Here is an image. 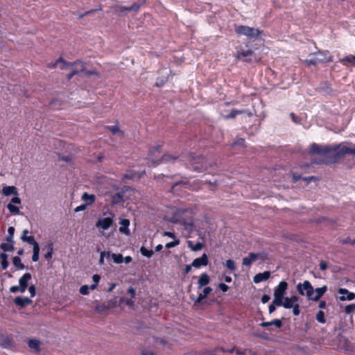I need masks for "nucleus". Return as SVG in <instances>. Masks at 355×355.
Masks as SVG:
<instances>
[{
    "mask_svg": "<svg viewBox=\"0 0 355 355\" xmlns=\"http://www.w3.org/2000/svg\"><path fill=\"white\" fill-rule=\"evenodd\" d=\"M45 249L47 250V252L44 254V257L46 259H51L52 255H53V244L52 243L49 244L46 248H44V250H45Z\"/></svg>",
    "mask_w": 355,
    "mask_h": 355,
    "instance_id": "nucleus-32",
    "label": "nucleus"
},
{
    "mask_svg": "<svg viewBox=\"0 0 355 355\" xmlns=\"http://www.w3.org/2000/svg\"><path fill=\"white\" fill-rule=\"evenodd\" d=\"M86 207H87V205L85 204L81 205L78 206L77 207H76L74 211L76 212L83 211V210H85L86 209Z\"/></svg>",
    "mask_w": 355,
    "mask_h": 355,
    "instance_id": "nucleus-48",
    "label": "nucleus"
},
{
    "mask_svg": "<svg viewBox=\"0 0 355 355\" xmlns=\"http://www.w3.org/2000/svg\"><path fill=\"white\" fill-rule=\"evenodd\" d=\"M208 262V257L205 253H204L200 257L195 259L193 261L191 266L194 268H199L202 266H207Z\"/></svg>",
    "mask_w": 355,
    "mask_h": 355,
    "instance_id": "nucleus-14",
    "label": "nucleus"
},
{
    "mask_svg": "<svg viewBox=\"0 0 355 355\" xmlns=\"http://www.w3.org/2000/svg\"><path fill=\"white\" fill-rule=\"evenodd\" d=\"M160 163V162L157 159V160H152L151 161V166H156L157 164H159Z\"/></svg>",
    "mask_w": 355,
    "mask_h": 355,
    "instance_id": "nucleus-60",
    "label": "nucleus"
},
{
    "mask_svg": "<svg viewBox=\"0 0 355 355\" xmlns=\"http://www.w3.org/2000/svg\"><path fill=\"white\" fill-rule=\"evenodd\" d=\"M164 236H168V237H170V238H173H173H175V235H174V234H173V233H172V232H165L164 233Z\"/></svg>",
    "mask_w": 355,
    "mask_h": 355,
    "instance_id": "nucleus-58",
    "label": "nucleus"
},
{
    "mask_svg": "<svg viewBox=\"0 0 355 355\" xmlns=\"http://www.w3.org/2000/svg\"><path fill=\"white\" fill-rule=\"evenodd\" d=\"M275 304L272 302V304H270L269 306V308H268V311H269V313H272V312H274L275 311Z\"/></svg>",
    "mask_w": 355,
    "mask_h": 355,
    "instance_id": "nucleus-55",
    "label": "nucleus"
},
{
    "mask_svg": "<svg viewBox=\"0 0 355 355\" xmlns=\"http://www.w3.org/2000/svg\"><path fill=\"white\" fill-rule=\"evenodd\" d=\"M132 299L133 298H131V297L130 299H125V298L122 297L120 299L119 303L120 304L124 303L127 306L132 307L134 305V301L132 300Z\"/></svg>",
    "mask_w": 355,
    "mask_h": 355,
    "instance_id": "nucleus-36",
    "label": "nucleus"
},
{
    "mask_svg": "<svg viewBox=\"0 0 355 355\" xmlns=\"http://www.w3.org/2000/svg\"><path fill=\"white\" fill-rule=\"evenodd\" d=\"M309 285L310 282L308 280H305L302 283H298L296 286L298 293L304 296V292H306Z\"/></svg>",
    "mask_w": 355,
    "mask_h": 355,
    "instance_id": "nucleus-21",
    "label": "nucleus"
},
{
    "mask_svg": "<svg viewBox=\"0 0 355 355\" xmlns=\"http://www.w3.org/2000/svg\"><path fill=\"white\" fill-rule=\"evenodd\" d=\"M191 267H193V266H191V265H187L185 266V268H184L185 273H187V274L189 273L191 271Z\"/></svg>",
    "mask_w": 355,
    "mask_h": 355,
    "instance_id": "nucleus-57",
    "label": "nucleus"
},
{
    "mask_svg": "<svg viewBox=\"0 0 355 355\" xmlns=\"http://www.w3.org/2000/svg\"><path fill=\"white\" fill-rule=\"evenodd\" d=\"M14 302L16 305L19 306L21 307H24L26 305L31 304L32 300L26 297H17L15 299Z\"/></svg>",
    "mask_w": 355,
    "mask_h": 355,
    "instance_id": "nucleus-20",
    "label": "nucleus"
},
{
    "mask_svg": "<svg viewBox=\"0 0 355 355\" xmlns=\"http://www.w3.org/2000/svg\"><path fill=\"white\" fill-rule=\"evenodd\" d=\"M225 281L227 283H230L232 282V278L230 276H225Z\"/></svg>",
    "mask_w": 355,
    "mask_h": 355,
    "instance_id": "nucleus-64",
    "label": "nucleus"
},
{
    "mask_svg": "<svg viewBox=\"0 0 355 355\" xmlns=\"http://www.w3.org/2000/svg\"><path fill=\"white\" fill-rule=\"evenodd\" d=\"M92 279H93L94 284H92L90 286H89L87 285H83L80 288V294H82L83 295H88L89 293V289L95 290L97 288L98 283L100 282V279H101L100 275H97V274L94 275L92 277Z\"/></svg>",
    "mask_w": 355,
    "mask_h": 355,
    "instance_id": "nucleus-12",
    "label": "nucleus"
},
{
    "mask_svg": "<svg viewBox=\"0 0 355 355\" xmlns=\"http://www.w3.org/2000/svg\"><path fill=\"white\" fill-rule=\"evenodd\" d=\"M236 58L243 62H253L258 61L260 58L256 53L249 48V46H245L237 51Z\"/></svg>",
    "mask_w": 355,
    "mask_h": 355,
    "instance_id": "nucleus-6",
    "label": "nucleus"
},
{
    "mask_svg": "<svg viewBox=\"0 0 355 355\" xmlns=\"http://www.w3.org/2000/svg\"><path fill=\"white\" fill-rule=\"evenodd\" d=\"M210 282L209 276L207 273H202L198 280V288L200 289L202 287L209 284Z\"/></svg>",
    "mask_w": 355,
    "mask_h": 355,
    "instance_id": "nucleus-17",
    "label": "nucleus"
},
{
    "mask_svg": "<svg viewBox=\"0 0 355 355\" xmlns=\"http://www.w3.org/2000/svg\"><path fill=\"white\" fill-rule=\"evenodd\" d=\"M111 256L116 263H121L123 261V257L121 254H112Z\"/></svg>",
    "mask_w": 355,
    "mask_h": 355,
    "instance_id": "nucleus-33",
    "label": "nucleus"
},
{
    "mask_svg": "<svg viewBox=\"0 0 355 355\" xmlns=\"http://www.w3.org/2000/svg\"><path fill=\"white\" fill-rule=\"evenodd\" d=\"M175 158L171 155H166L163 157V159L166 162H168V161H170V160H172V159H174Z\"/></svg>",
    "mask_w": 355,
    "mask_h": 355,
    "instance_id": "nucleus-52",
    "label": "nucleus"
},
{
    "mask_svg": "<svg viewBox=\"0 0 355 355\" xmlns=\"http://www.w3.org/2000/svg\"><path fill=\"white\" fill-rule=\"evenodd\" d=\"M291 116L293 119V121L295 122V123H298L297 120V117H295V114L291 113Z\"/></svg>",
    "mask_w": 355,
    "mask_h": 355,
    "instance_id": "nucleus-62",
    "label": "nucleus"
},
{
    "mask_svg": "<svg viewBox=\"0 0 355 355\" xmlns=\"http://www.w3.org/2000/svg\"><path fill=\"white\" fill-rule=\"evenodd\" d=\"M132 259L130 256H127L125 258H123V261L125 263H129L132 261Z\"/></svg>",
    "mask_w": 355,
    "mask_h": 355,
    "instance_id": "nucleus-56",
    "label": "nucleus"
},
{
    "mask_svg": "<svg viewBox=\"0 0 355 355\" xmlns=\"http://www.w3.org/2000/svg\"><path fill=\"white\" fill-rule=\"evenodd\" d=\"M12 263L15 266V267L18 270H22L24 268V266L21 263V260L19 257H14L12 258Z\"/></svg>",
    "mask_w": 355,
    "mask_h": 355,
    "instance_id": "nucleus-27",
    "label": "nucleus"
},
{
    "mask_svg": "<svg viewBox=\"0 0 355 355\" xmlns=\"http://www.w3.org/2000/svg\"><path fill=\"white\" fill-rule=\"evenodd\" d=\"M10 291L11 293H17V292H18V291H19V292L21 293V287H20V286H19H19H11V287L10 288Z\"/></svg>",
    "mask_w": 355,
    "mask_h": 355,
    "instance_id": "nucleus-46",
    "label": "nucleus"
},
{
    "mask_svg": "<svg viewBox=\"0 0 355 355\" xmlns=\"http://www.w3.org/2000/svg\"><path fill=\"white\" fill-rule=\"evenodd\" d=\"M192 211L184 208H172L167 216L168 220L172 223H180L184 226V230L191 233L194 228L193 221L190 220L192 217Z\"/></svg>",
    "mask_w": 355,
    "mask_h": 355,
    "instance_id": "nucleus-4",
    "label": "nucleus"
},
{
    "mask_svg": "<svg viewBox=\"0 0 355 355\" xmlns=\"http://www.w3.org/2000/svg\"><path fill=\"white\" fill-rule=\"evenodd\" d=\"M8 266V260H1V267L3 270L7 269Z\"/></svg>",
    "mask_w": 355,
    "mask_h": 355,
    "instance_id": "nucleus-50",
    "label": "nucleus"
},
{
    "mask_svg": "<svg viewBox=\"0 0 355 355\" xmlns=\"http://www.w3.org/2000/svg\"><path fill=\"white\" fill-rule=\"evenodd\" d=\"M340 62L345 64L348 62L355 66V55H349L340 60Z\"/></svg>",
    "mask_w": 355,
    "mask_h": 355,
    "instance_id": "nucleus-30",
    "label": "nucleus"
},
{
    "mask_svg": "<svg viewBox=\"0 0 355 355\" xmlns=\"http://www.w3.org/2000/svg\"><path fill=\"white\" fill-rule=\"evenodd\" d=\"M108 129L113 133V134H116L117 132H119L120 130H119V128L117 126V125H112V126H110L108 128Z\"/></svg>",
    "mask_w": 355,
    "mask_h": 355,
    "instance_id": "nucleus-47",
    "label": "nucleus"
},
{
    "mask_svg": "<svg viewBox=\"0 0 355 355\" xmlns=\"http://www.w3.org/2000/svg\"><path fill=\"white\" fill-rule=\"evenodd\" d=\"M267 259V255L264 252L253 253L251 252L246 257L243 259V264L249 266L252 263L257 260L265 261Z\"/></svg>",
    "mask_w": 355,
    "mask_h": 355,
    "instance_id": "nucleus-11",
    "label": "nucleus"
},
{
    "mask_svg": "<svg viewBox=\"0 0 355 355\" xmlns=\"http://www.w3.org/2000/svg\"><path fill=\"white\" fill-rule=\"evenodd\" d=\"M120 225L121 226L119 229V232L125 235H129L130 230L128 227L130 225V220L125 218L121 219L120 221Z\"/></svg>",
    "mask_w": 355,
    "mask_h": 355,
    "instance_id": "nucleus-19",
    "label": "nucleus"
},
{
    "mask_svg": "<svg viewBox=\"0 0 355 355\" xmlns=\"http://www.w3.org/2000/svg\"><path fill=\"white\" fill-rule=\"evenodd\" d=\"M316 320L320 323L324 324L326 322V320L324 318V313L322 311H318V313L316 314Z\"/></svg>",
    "mask_w": 355,
    "mask_h": 355,
    "instance_id": "nucleus-35",
    "label": "nucleus"
},
{
    "mask_svg": "<svg viewBox=\"0 0 355 355\" xmlns=\"http://www.w3.org/2000/svg\"><path fill=\"white\" fill-rule=\"evenodd\" d=\"M338 292L340 295L339 297V300L340 301H351L355 299V294L354 293L349 292L346 288H340L338 289Z\"/></svg>",
    "mask_w": 355,
    "mask_h": 355,
    "instance_id": "nucleus-13",
    "label": "nucleus"
},
{
    "mask_svg": "<svg viewBox=\"0 0 355 355\" xmlns=\"http://www.w3.org/2000/svg\"><path fill=\"white\" fill-rule=\"evenodd\" d=\"M287 288V282L284 281L279 282L278 286L275 288L272 302L278 306H283L285 309H293V315H299L300 313V304L298 303L299 297L297 295L284 297Z\"/></svg>",
    "mask_w": 355,
    "mask_h": 355,
    "instance_id": "nucleus-1",
    "label": "nucleus"
},
{
    "mask_svg": "<svg viewBox=\"0 0 355 355\" xmlns=\"http://www.w3.org/2000/svg\"><path fill=\"white\" fill-rule=\"evenodd\" d=\"M244 144V139H239L234 144L235 146H243Z\"/></svg>",
    "mask_w": 355,
    "mask_h": 355,
    "instance_id": "nucleus-53",
    "label": "nucleus"
},
{
    "mask_svg": "<svg viewBox=\"0 0 355 355\" xmlns=\"http://www.w3.org/2000/svg\"><path fill=\"white\" fill-rule=\"evenodd\" d=\"M40 341L36 339H32L28 341V346L31 349L38 351L40 349Z\"/></svg>",
    "mask_w": 355,
    "mask_h": 355,
    "instance_id": "nucleus-29",
    "label": "nucleus"
},
{
    "mask_svg": "<svg viewBox=\"0 0 355 355\" xmlns=\"http://www.w3.org/2000/svg\"><path fill=\"white\" fill-rule=\"evenodd\" d=\"M327 286H323L320 288H314L311 284L309 286L306 292H304V296H306L308 300L314 302L318 301L322 295L327 292Z\"/></svg>",
    "mask_w": 355,
    "mask_h": 355,
    "instance_id": "nucleus-8",
    "label": "nucleus"
},
{
    "mask_svg": "<svg viewBox=\"0 0 355 355\" xmlns=\"http://www.w3.org/2000/svg\"><path fill=\"white\" fill-rule=\"evenodd\" d=\"M270 325H275L277 327L279 328V327H282V321L280 320L276 319V320H274L270 321V322H263L261 324V326L263 327H268V326H270Z\"/></svg>",
    "mask_w": 355,
    "mask_h": 355,
    "instance_id": "nucleus-24",
    "label": "nucleus"
},
{
    "mask_svg": "<svg viewBox=\"0 0 355 355\" xmlns=\"http://www.w3.org/2000/svg\"><path fill=\"white\" fill-rule=\"evenodd\" d=\"M141 254L148 258H150L153 255V251L152 250H148L146 248L142 246L140 248Z\"/></svg>",
    "mask_w": 355,
    "mask_h": 355,
    "instance_id": "nucleus-31",
    "label": "nucleus"
},
{
    "mask_svg": "<svg viewBox=\"0 0 355 355\" xmlns=\"http://www.w3.org/2000/svg\"><path fill=\"white\" fill-rule=\"evenodd\" d=\"M53 67L60 69H67L70 72L67 74L69 78L76 73H81L83 76H98L97 71L90 65L83 63L82 62H76L73 63L67 62L62 59L57 60L53 65Z\"/></svg>",
    "mask_w": 355,
    "mask_h": 355,
    "instance_id": "nucleus-3",
    "label": "nucleus"
},
{
    "mask_svg": "<svg viewBox=\"0 0 355 355\" xmlns=\"http://www.w3.org/2000/svg\"><path fill=\"white\" fill-rule=\"evenodd\" d=\"M311 153L313 154L320 155L325 158H333L335 162L347 154L355 155V147L351 148L345 144H340L337 146H320L313 144L311 146Z\"/></svg>",
    "mask_w": 355,
    "mask_h": 355,
    "instance_id": "nucleus-2",
    "label": "nucleus"
},
{
    "mask_svg": "<svg viewBox=\"0 0 355 355\" xmlns=\"http://www.w3.org/2000/svg\"><path fill=\"white\" fill-rule=\"evenodd\" d=\"M235 31L239 35H245L250 39H257L261 37L264 34L259 29L249 27L247 26H239L235 28Z\"/></svg>",
    "mask_w": 355,
    "mask_h": 355,
    "instance_id": "nucleus-7",
    "label": "nucleus"
},
{
    "mask_svg": "<svg viewBox=\"0 0 355 355\" xmlns=\"http://www.w3.org/2000/svg\"><path fill=\"white\" fill-rule=\"evenodd\" d=\"M0 258H1V260H7L8 255L5 252H2L0 254Z\"/></svg>",
    "mask_w": 355,
    "mask_h": 355,
    "instance_id": "nucleus-59",
    "label": "nucleus"
},
{
    "mask_svg": "<svg viewBox=\"0 0 355 355\" xmlns=\"http://www.w3.org/2000/svg\"><path fill=\"white\" fill-rule=\"evenodd\" d=\"M204 245L202 243L198 242L196 244L191 241H188V247L193 251H199L202 249Z\"/></svg>",
    "mask_w": 355,
    "mask_h": 355,
    "instance_id": "nucleus-25",
    "label": "nucleus"
},
{
    "mask_svg": "<svg viewBox=\"0 0 355 355\" xmlns=\"http://www.w3.org/2000/svg\"><path fill=\"white\" fill-rule=\"evenodd\" d=\"M140 8V5L138 3H134L131 6H123L121 5H114L111 7V11L116 15H121L125 12L130 11H138Z\"/></svg>",
    "mask_w": 355,
    "mask_h": 355,
    "instance_id": "nucleus-10",
    "label": "nucleus"
},
{
    "mask_svg": "<svg viewBox=\"0 0 355 355\" xmlns=\"http://www.w3.org/2000/svg\"><path fill=\"white\" fill-rule=\"evenodd\" d=\"M28 291H29V293L31 294V296L32 297H35V295L36 294V289H35V286L31 285V286H29Z\"/></svg>",
    "mask_w": 355,
    "mask_h": 355,
    "instance_id": "nucleus-44",
    "label": "nucleus"
},
{
    "mask_svg": "<svg viewBox=\"0 0 355 355\" xmlns=\"http://www.w3.org/2000/svg\"><path fill=\"white\" fill-rule=\"evenodd\" d=\"M29 232L27 230H24L23 231L22 235L21 236V239L24 242H27L28 243L33 245V247L35 246V244H38L35 240V238L33 236H28Z\"/></svg>",
    "mask_w": 355,
    "mask_h": 355,
    "instance_id": "nucleus-18",
    "label": "nucleus"
},
{
    "mask_svg": "<svg viewBox=\"0 0 355 355\" xmlns=\"http://www.w3.org/2000/svg\"><path fill=\"white\" fill-rule=\"evenodd\" d=\"M31 279V275L30 273L24 274L19 280V286L21 287V293H23L27 288L28 282Z\"/></svg>",
    "mask_w": 355,
    "mask_h": 355,
    "instance_id": "nucleus-15",
    "label": "nucleus"
},
{
    "mask_svg": "<svg viewBox=\"0 0 355 355\" xmlns=\"http://www.w3.org/2000/svg\"><path fill=\"white\" fill-rule=\"evenodd\" d=\"M225 267L230 269L232 271H234L236 270V266L234 261L231 259H228L225 264Z\"/></svg>",
    "mask_w": 355,
    "mask_h": 355,
    "instance_id": "nucleus-37",
    "label": "nucleus"
},
{
    "mask_svg": "<svg viewBox=\"0 0 355 355\" xmlns=\"http://www.w3.org/2000/svg\"><path fill=\"white\" fill-rule=\"evenodd\" d=\"M0 248L3 252H10L12 251L14 247H13V242L12 241H7L6 243H2L0 245Z\"/></svg>",
    "mask_w": 355,
    "mask_h": 355,
    "instance_id": "nucleus-26",
    "label": "nucleus"
},
{
    "mask_svg": "<svg viewBox=\"0 0 355 355\" xmlns=\"http://www.w3.org/2000/svg\"><path fill=\"white\" fill-rule=\"evenodd\" d=\"M179 243H180V241L178 240H177V241H175L167 243L166 244L165 247L166 248L169 249V248H173V247L178 245Z\"/></svg>",
    "mask_w": 355,
    "mask_h": 355,
    "instance_id": "nucleus-42",
    "label": "nucleus"
},
{
    "mask_svg": "<svg viewBox=\"0 0 355 355\" xmlns=\"http://www.w3.org/2000/svg\"><path fill=\"white\" fill-rule=\"evenodd\" d=\"M241 111L233 110L230 114L225 116L226 119L234 118L237 114H241Z\"/></svg>",
    "mask_w": 355,
    "mask_h": 355,
    "instance_id": "nucleus-40",
    "label": "nucleus"
},
{
    "mask_svg": "<svg viewBox=\"0 0 355 355\" xmlns=\"http://www.w3.org/2000/svg\"><path fill=\"white\" fill-rule=\"evenodd\" d=\"M110 256V252H103L101 253V257H100V259H99V263L100 264H103L104 263V257H109Z\"/></svg>",
    "mask_w": 355,
    "mask_h": 355,
    "instance_id": "nucleus-41",
    "label": "nucleus"
},
{
    "mask_svg": "<svg viewBox=\"0 0 355 355\" xmlns=\"http://www.w3.org/2000/svg\"><path fill=\"white\" fill-rule=\"evenodd\" d=\"M212 291V288L209 286H206L203 288L202 291L199 293L196 302L200 303Z\"/></svg>",
    "mask_w": 355,
    "mask_h": 355,
    "instance_id": "nucleus-22",
    "label": "nucleus"
},
{
    "mask_svg": "<svg viewBox=\"0 0 355 355\" xmlns=\"http://www.w3.org/2000/svg\"><path fill=\"white\" fill-rule=\"evenodd\" d=\"M83 200L85 201V205L87 206L89 205L92 204L95 200V196L93 194H88L87 193H84L82 196Z\"/></svg>",
    "mask_w": 355,
    "mask_h": 355,
    "instance_id": "nucleus-23",
    "label": "nucleus"
},
{
    "mask_svg": "<svg viewBox=\"0 0 355 355\" xmlns=\"http://www.w3.org/2000/svg\"><path fill=\"white\" fill-rule=\"evenodd\" d=\"M117 303H118V301L116 297H114L112 300H110L107 302V304L106 305V309H110L115 308L117 306Z\"/></svg>",
    "mask_w": 355,
    "mask_h": 355,
    "instance_id": "nucleus-34",
    "label": "nucleus"
},
{
    "mask_svg": "<svg viewBox=\"0 0 355 355\" xmlns=\"http://www.w3.org/2000/svg\"><path fill=\"white\" fill-rule=\"evenodd\" d=\"M40 255V246L38 244H35L33 248V257L32 260L33 261H37L39 260Z\"/></svg>",
    "mask_w": 355,
    "mask_h": 355,
    "instance_id": "nucleus-28",
    "label": "nucleus"
},
{
    "mask_svg": "<svg viewBox=\"0 0 355 355\" xmlns=\"http://www.w3.org/2000/svg\"><path fill=\"white\" fill-rule=\"evenodd\" d=\"M270 272L269 271H265L263 272L257 274L253 278V282L255 284H259L261 282L266 281L270 278Z\"/></svg>",
    "mask_w": 355,
    "mask_h": 355,
    "instance_id": "nucleus-16",
    "label": "nucleus"
},
{
    "mask_svg": "<svg viewBox=\"0 0 355 355\" xmlns=\"http://www.w3.org/2000/svg\"><path fill=\"white\" fill-rule=\"evenodd\" d=\"M93 11H94V10H91V11L86 12L85 14L79 15H78V17H79V18H83L85 15H88V14H89V13L92 12Z\"/></svg>",
    "mask_w": 355,
    "mask_h": 355,
    "instance_id": "nucleus-63",
    "label": "nucleus"
},
{
    "mask_svg": "<svg viewBox=\"0 0 355 355\" xmlns=\"http://www.w3.org/2000/svg\"><path fill=\"white\" fill-rule=\"evenodd\" d=\"M1 192L5 196H15L7 205V209L9 212L13 215L19 214L20 209L16 205H20L21 200L18 196L19 193L17 187L15 186H4Z\"/></svg>",
    "mask_w": 355,
    "mask_h": 355,
    "instance_id": "nucleus-5",
    "label": "nucleus"
},
{
    "mask_svg": "<svg viewBox=\"0 0 355 355\" xmlns=\"http://www.w3.org/2000/svg\"><path fill=\"white\" fill-rule=\"evenodd\" d=\"M327 306V304H326V302L325 301H320L318 304V307L320 309H324Z\"/></svg>",
    "mask_w": 355,
    "mask_h": 355,
    "instance_id": "nucleus-54",
    "label": "nucleus"
},
{
    "mask_svg": "<svg viewBox=\"0 0 355 355\" xmlns=\"http://www.w3.org/2000/svg\"><path fill=\"white\" fill-rule=\"evenodd\" d=\"M218 287L223 293H225L229 290V286L224 283H220L218 284Z\"/></svg>",
    "mask_w": 355,
    "mask_h": 355,
    "instance_id": "nucleus-43",
    "label": "nucleus"
},
{
    "mask_svg": "<svg viewBox=\"0 0 355 355\" xmlns=\"http://www.w3.org/2000/svg\"><path fill=\"white\" fill-rule=\"evenodd\" d=\"M320 270H326V269L327 268V263H326V262H324V261H321V262L320 263Z\"/></svg>",
    "mask_w": 355,
    "mask_h": 355,
    "instance_id": "nucleus-51",
    "label": "nucleus"
},
{
    "mask_svg": "<svg viewBox=\"0 0 355 355\" xmlns=\"http://www.w3.org/2000/svg\"><path fill=\"white\" fill-rule=\"evenodd\" d=\"M270 297L269 295H263L261 297V302L263 303V304H266L267 303L269 300H270Z\"/></svg>",
    "mask_w": 355,
    "mask_h": 355,
    "instance_id": "nucleus-49",
    "label": "nucleus"
},
{
    "mask_svg": "<svg viewBox=\"0 0 355 355\" xmlns=\"http://www.w3.org/2000/svg\"><path fill=\"white\" fill-rule=\"evenodd\" d=\"M355 311V304H351L345 306V311L347 314H350Z\"/></svg>",
    "mask_w": 355,
    "mask_h": 355,
    "instance_id": "nucleus-39",
    "label": "nucleus"
},
{
    "mask_svg": "<svg viewBox=\"0 0 355 355\" xmlns=\"http://www.w3.org/2000/svg\"><path fill=\"white\" fill-rule=\"evenodd\" d=\"M162 245L161 244H159L155 247V251L159 252L162 249Z\"/></svg>",
    "mask_w": 355,
    "mask_h": 355,
    "instance_id": "nucleus-61",
    "label": "nucleus"
},
{
    "mask_svg": "<svg viewBox=\"0 0 355 355\" xmlns=\"http://www.w3.org/2000/svg\"><path fill=\"white\" fill-rule=\"evenodd\" d=\"M127 292L130 295L131 298H135L136 293H135V290L133 287L131 286V287L128 288Z\"/></svg>",
    "mask_w": 355,
    "mask_h": 355,
    "instance_id": "nucleus-45",
    "label": "nucleus"
},
{
    "mask_svg": "<svg viewBox=\"0 0 355 355\" xmlns=\"http://www.w3.org/2000/svg\"><path fill=\"white\" fill-rule=\"evenodd\" d=\"M114 214L112 213H110L109 216L106 217H100L96 223V227L98 230V231L103 234L105 235L103 231L108 230L114 224Z\"/></svg>",
    "mask_w": 355,
    "mask_h": 355,
    "instance_id": "nucleus-9",
    "label": "nucleus"
},
{
    "mask_svg": "<svg viewBox=\"0 0 355 355\" xmlns=\"http://www.w3.org/2000/svg\"><path fill=\"white\" fill-rule=\"evenodd\" d=\"M15 232V228L13 227H9L8 229V236L6 238L7 241H12L13 234Z\"/></svg>",
    "mask_w": 355,
    "mask_h": 355,
    "instance_id": "nucleus-38",
    "label": "nucleus"
}]
</instances>
